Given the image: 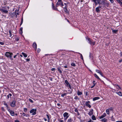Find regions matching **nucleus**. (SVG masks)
I'll return each instance as SVG.
<instances>
[{
  "mask_svg": "<svg viewBox=\"0 0 122 122\" xmlns=\"http://www.w3.org/2000/svg\"><path fill=\"white\" fill-rule=\"evenodd\" d=\"M22 28L21 27L20 28V29L19 33H20L21 34L22 33Z\"/></svg>",
  "mask_w": 122,
  "mask_h": 122,
  "instance_id": "23",
  "label": "nucleus"
},
{
  "mask_svg": "<svg viewBox=\"0 0 122 122\" xmlns=\"http://www.w3.org/2000/svg\"><path fill=\"white\" fill-rule=\"evenodd\" d=\"M119 4L122 7V2H121Z\"/></svg>",
  "mask_w": 122,
  "mask_h": 122,
  "instance_id": "58",
  "label": "nucleus"
},
{
  "mask_svg": "<svg viewBox=\"0 0 122 122\" xmlns=\"http://www.w3.org/2000/svg\"><path fill=\"white\" fill-rule=\"evenodd\" d=\"M4 104L6 106L7 110L9 108L8 106L7 105V104L5 102V101L4 102Z\"/></svg>",
  "mask_w": 122,
  "mask_h": 122,
  "instance_id": "16",
  "label": "nucleus"
},
{
  "mask_svg": "<svg viewBox=\"0 0 122 122\" xmlns=\"http://www.w3.org/2000/svg\"><path fill=\"white\" fill-rule=\"evenodd\" d=\"M112 30L113 33H116L118 31V30H113V29H112Z\"/></svg>",
  "mask_w": 122,
  "mask_h": 122,
  "instance_id": "19",
  "label": "nucleus"
},
{
  "mask_svg": "<svg viewBox=\"0 0 122 122\" xmlns=\"http://www.w3.org/2000/svg\"><path fill=\"white\" fill-rule=\"evenodd\" d=\"M88 114L90 116L92 115L93 114V113L91 111L90 112H89V113Z\"/></svg>",
  "mask_w": 122,
  "mask_h": 122,
  "instance_id": "35",
  "label": "nucleus"
},
{
  "mask_svg": "<svg viewBox=\"0 0 122 122\" xmlns=\"http://www.w3.org/2000/svg\"><path fill=\"white\" fill-rule=\"evenodd\" d=\"M77 95H80L82 94V93L81 92H80L79 90L77 91Z\"/></svg>",
  "mask_w": 122,
  "mask_h": 122,
  "instance_id": "22",
  "label": "nucleus"
},
{
  "mask_svg": "<svg viewBox=\"0 0 122 122\" xmlns=\"http://www.w3.org/2000/svg\"><path fill=\"white\" fill-rule=\"evenodd\" d=\"M90 103V101H88L86 102L85 104L86 106L88 107L89 108H90L91 107V106L90 104H89Z\"/></svg>",
  "mask_w": 122,
  "mask_h": 122,
  "instance_id": "10",
  "label": "nucleus"
},
{
  "mask_svg": "<svg viewBox=\"0 0 122 122\" xmlns=\"http://www.w3.org/2000/svg\"><path fill=\"white\" fill-rule=\"evenodd\" d=\"M73 121V120L71 118H70L67 121V122H71Z\"/></svg>",
  "mask_w": 122,
  "mask_h": 122,
  "instance_id": "30",
  "label": "nucleus"
},
{
  "mask_svg": "<svg viewBox=\"0 0 122 122\" xmlns=\"http://www.w3.org/2000/svg\"><path fill=\"white\" fill-rule=\"evenodd\" d=\"M66 94L67 93H65L61 95V97H63L65 96L66 95Z\"/></svg>",
  "mask_w": 122,
  "mask_h": 122,
  "instance_id": "44",
  "label": "nucleus"
},
{
  "mask_svg": "<svg viewBox=\"0 0 122 122\" xmlns=\"http://www.w3.org/2000/svg\"><path fill=\"white\" fill-rule=\"evenodd\" d=\"M74 99L76 100L78 99V100H79V98H78V97L77 96H76L74 98Z\"/></svg>",
  "mask_w": 122,
  "mask_h": 122,
  "instance_id": "45",
  "label": "nucleus"
},
{
  "mask_svg": "<svg viewBox=\"0 0 122 122\" xmlns=\"http://www.w3.org/2000/svg\"><path fill=\"white\" fill-rule=\"evenodd\" d=\"M9 35H10V36H9L10 37H11L12 36V34L11 33V31L10 30H9Z\"/></svg>",
  "mask_w": 122,
  "mask_h": 122,
  "instance_id": "39",
  "label": "nucleus"
},
{
  "mask_svg": "<svg viewBox=\"0 0 122 122\" xmlns=\"http://www.w3.org/2000/svg\"><path fill=\"white\" fill-rule=\"evenodd\" d=\"M40 50H41L40 49H38L37 50V51L38 52H39L40 51Z\"/></svg>",
  "mask_w": 122,
  "mask_h": 122,
  "instance_id": "55",
  "label": "nucleus"
},
{
  "mask_svg": "<svg viewBox=\"0 0 122 122\" xmlns=\"http://www.w3.org/2000/svg\"><path fill=\"white\" fill-rule=\"evenodd\" d=\"M95 0L96 1V2L97 1V2L98 3V4L99 5L100 4L102 3L101 2V1L100 0Z\"/></svg>",
  "mask_w": 122,
  "mask_h": 122,
  "instance_id": "25",
  "label": "nucleus"
},
{
  "mask_svg": "<svg viewBox=\"0 0 122 122\" xmlns=\"http://www.w3.org/2000/svg\"><path fill=\"white\" fill-rule=\"evenodd\" d=\"M68 117H69V116L66 117H65L66 118H65L64 120H66L67 119V118Z\"/></svg>",
  "mask_w": 122,
  "mask_h": 122,
  "instance_id": "57",
  "label": "nucleus"
},
{
  "mask_svg": "<svg viewBox=\"0 0 122 122\" xmlns=\"http://www.w3.org/2000/svg\"><path fill=\"white\" fill-rule=\"evenodd\" d=\"M96 72L99 73H100L101 72L100 71L97 69L96 70Z\"/></svg>",
  "mask_w": 122,
  "mask_h": 122,
  "instance_id": "38",
  "label": "nucleus"
},
{
  "mask_svg": "<svg viewBox=\"0 0 122 122\" xmlns=\"http://www.w3.org/2000/svg\"><path fill=\"white\" fill-rule=\"evenodd\" d=\"M101 121L104 122H107V120L105 118L102 119Z\"/></svg>",
  "mask_w": 122,
  "mask_h": 122,
  "instance_id": "24",
  "label": "nucleus"
},
{
  "mask_svg": "<svg viewBox=\"0 0 122 122\" xmlns=\"http://www.w3.org/2000/svg\"><path fill=\"white\" fill-rule=\"evenodd\" d=\"M109 0L112 3H113L114 2L113 0Z\"/></svg>",
  "mask_w": 122,
  "mask_h": 122,
  "instance_id": "61",
  "label": "nucleus"
},
{
  "mask_svg": "<svg viewBox=\"0 0 122 122\" xmlns=\"http://www.w3.org/2000/svg\"><path fill=\"white\" fill-rule=\"evenodd\" d=\"M15 122H20L18 120H16L15 121Z\"/></svg>",
  "mask_w": 122,
  "mask_h": 122,
  "instance_id": "64",
  "label": "nucleus"
},
{
  "mask_svg": "<svg viewBox=\"0 0 122 122\" xmlns=\"http://www.w3.org/2000/svg\"><path fill=\"white\" fill-rule=\"evenodd\" d=\"M86 40H87L89 41V43L91 45L92 43V41L91 39L90 38H89L88 37H86Z\"/></svg>",
  "mask_w": 122,
  "mask_h": 122,
  "instance_id": "7",
  "label": "nucleus"
},
{
  "mask_svg": "<svg viewBox=\"0 0 122 122\" xmlns=\"http://www.w3.org/2000/svg\"><path fill=\"white\" fill-rule=\"evenodd\" d=\"M16 102L15 101H13V102L11 103H10V106L12 107H15V103Z\"/></svg>",
  "mask_w": 122,
  "mask_h": 122,
  "instance_id": "4",
  "label": "nucleus"
},
{
  "mask_svg": "<svg viewBox=\"0 0 122 122\" xmlns=\"http://www.w3.org/2000/svg\"><path fill=\"white\" fill-rule=\"evenodd\" d=\"M102 3L103 5V6L105 7H108V6L109 4L108 3L105 2L104 1H102L101 2Z\"/></svg>",
  "mask_w": 122,
  "mask_h": 122,
  "instance_id": "5",
  "label": "nucleus"
},
{
  "mask_svg": "<svg viewBox=\"0 0 122 122\" xmlns=\"http://www.w3.org/2000/svg\"><path fill=\"white\" fill-rule=\"evenodd\" d=\"M117 94L119 96H122V93L121 92H116Z\"/></svg>",
  "mask_w": 122,
  "mask_h": 122,
  "instance_id": "20",
  "label": "nucleus"
},
{
  "mask_svg": "<svg viewBox=\"0 0 122 122\" xmlns=\"http://www.w3.org/2000/svg\"><path fill=\"white\" fill-rule=\"evenodd\" d=\"M22 116L23 117L26 116V117H28L29 116V115L28 114H26L25 113H23V114H22Z\"/></svg>",
  "mask_w": 122,
  "mask_h": 122,
  "instance_id": "17",
  "label": "nucleus"
},
{
  "mask_svg": "<svg viewBox=\"0 0 122 122\" xmlns=\"http://www.w3.org/2000/svg\"><path fill=\"white\" fill-rule=\"evenodd\" d=\"M5 56L8 57H10V59H12L13 53L11 52H7L5 53Z\"/></svg>",
  "mask_w": 122,
  "mask_h": 122,
  "instance_id": "1",
  "label": "nucleus"
},
{
  "mask_svg": "<svg viewBox=\"0 0 122 122\" xmlns=\"http://www.w3.org/2000/svg\"><path fill=\"white\" fill-rule=\"evenodd\" d=\"M65 83L66 84V85L68 86L70 84L67 81V80H66L65 81Z\"/></svg>",
  "mask_w": 122,
  "mask_h": 122,
  "instance_id": "21",
  "label": "nucleus"
},
{
  "mask_svg": "<svg viewBox=\"0 0 122 122\" xmlns=\"http://www.w3.org/2000/svg\"><path fill=\"white\" fill-rule=\"evenodd\" d=\"M100 99V97H95L93 99V101H95L97 100H98Z\"/></svg>",
  "mask_w": 122,
  "mask_h": 122,
  "instance_id": "18",
  "label": "nucleus"
},
{
  "mask_svg": "<svg viewBox=\"0 0 122 122\" xmlns=\"http://www.w3.org/2000/svg\"><path fill=\"white\" fill-rule=\"evenodd\" d=\"M4 42H0V45H4Z\"/></svg>",
  "mask_w": 122,
  "mask_h": 122,
  "instance_id": "49",
  "label": "nucleus"
},
{
  "mask_svg": "<svg viewBox=\"0 0 122 122\" xmlns=\"http://www.w3.org/2000/svg\"><path fill=\"white\" fill-rule=\"evenodd\" d=\"M26 60L27 61H30V59L29 58L27 59H26Z\"/></svg>",
  "mask_w": 122,
  "mask_h": 122,
  "instance_id": "62",
  "label": "nucleus"
},
{
  "mask_svg": "<svg viewBox=\"0 0 122 122\" xmlns=\"http://www.w3.org/2000/svg\"><path fill=\"white\" fill-rule=\"evenodd\" d=\"M93 122V121H92L91 119H90L89 120V121H87V122Z\"/></svg>",
  "mask_w": 122,
  "mask_h": 122,
  "instance_id": "54",
  "label": "nucleus"
},
{
  "mask_svg": "<svg viewBox=\"0 0 122 122\" xmlns=\"http://www.w3.org/2000/svg\"><path fill=\"white\" fill-rule=\"evenodd\" d=\"M55 70V69L54 68H53L51 69V70L52 71H54Z\"/></svg>",
  "mask_w": 122,
  "mask_h": 122,
  "instance_id": "56",
  "label": "nucleus"
},
{
  "mask_svg": "<svg viewBox=\"0 0 122 122\" xmlns=\"http://www.w3.org/2000/svg\"><path fill=\"white\" fill-rule=\"evenodd\" d=\"M29 101L31 102L32 103H33V100L30 99H29Z\"/></svg>",
  "mask_w": 122,
  "mask_h": 122,
  "instance_id": "46",
  "label": "nucleus"
},
{
  "mask_svg": "<svg viewBox=\"0 0 122 122\" xmlns=\"http://www.w3.org/2000/svg\"><path fill=\"white\" fill-rule=\"evenodd\" d=\"M95 42H92V45H95Z\"/></svg>",
  "mask_w": 122,
  "mask_h": 122,
  "instance_id": "63",
  "label": "nucleus"
},
{
  "mask_svg": "<svg viewBox=\"0 0 122 122\" xmlns=\"http://www.w3.org/2000/svg\"><path fill=\"white\" fill-rule=\"evenodd\" d=\"M23 22V18H22L21 19V23H20V26H21V25L22 24Z\"/></svg>",
  "mask_w": 122,
  "mask_h": 122,
  "instance_id": "48",
  "label": "nucleus"
},
{
  "mask_svg": "<svg viewBox=\"0 0 122 122\" xmlns=\"http://www.w3.org/2000/svg\"><path fill=\"white\" fill-rule=\"evenodd\" d=\"M57 106L59 107L58 108H60L61 107V105L59 103H57Z\"/></svg>",
  "mask_w": 122,
  "mask_h": 122,
  "instance_id": "36",
  "label": "nucleus"
},
{
  "mask_svg": "<svg viewBox=\"0 0 122 122\" xmlns=\"http://www.w3.org/2000/svg\"><path fill=\"white\" fill-rule=\"evenodd\" d=\"M95 85H96V84H94V85L93 86H91V88H93L94 86H95Z\"/></svg>",
  "mask_w": 122,
  "mask_h": 122,
  "instance_id": "51",
  "label": "nucleus"
},
{
  "mask_svg": "<svg viewBox=\"0 0 122 122\" xmlns=\"http://www.w3.org/2000/svg\"><path fill=\"white\" fill-rule=\"evenodd\" d=\"M92 0L95 3V5H97L98 4L97 2L95 0Z\"/></svg>",
  "mask_w": 122,
  "mask_h": 122,
  "instance_id": "33",
  "label": "nucleus"
},
{
  "mask_svg": "<svg viewBox=\"0 0 122 122\" xmlns=\"http://www.w3.org/2000/svg\"><path fill=\"white\" fill-rule=\"evenodd\" d=\"M68 113L66 112H65L63 114V115L64 117H66L69 116Z\"/></svg>",
  "mask_w": 122,
  "mask_h": 122,
  "instance_id": "15",
  "label": "nucleus"
},
{
  "mask_svg": "<svg viewBox=\"0 0 122 122\" xmlns=\"http://www.w3.org/2000/svg\"><path fill=\"white\" fill-rule=\"evenodd\" d=\"M106 113H103V115L101 116L99 118L100 119H101L102 118H103L104 117H105L106 116Z\"/></svg>",
  "mask_w": 122,
  "mask_h": 122,
  "instance_id": "13",
  "label": "nucleus"
},
{
  "mask_svg": "<svg viewBox=\"0 0 122 122\" xmlns=\"http://www.w3.org/2000/svg\"><path fill=\"white\" fill-rule=\"evenodd\" d=\"M67 5H66L65 6V7L63 8V9L64 11L67 13H69V11L67 9Z\"/></svg>",
  "mask_w": 122,
  "mask_h": 122,
  "instance_id": "9",
  "label": "nucleus"
},
{
  "mask_svg": "<svg viewBox=\"0 0 122 122\" xmlns=\"http://www.w3.org/2000/svg\"><path fill=\"white\" fill-rule=\"evenodd\" d=\"M12 96V95L11 94H10V93L7 96L8 99H9V97H10Z\"/></svg>",
  "mask_w": 122,
  "mask_h": 122,
  "instance_id": "34",
  "label": "nucleus"
},
{
  "mask_svg": "<svg viewBox=\"0 0 122 122\" xmlns=\"http://www.w3.org/2000/svg\"><path fill=\"white\" fill-rule=\"evenodd\" d=\"M1 109L2 111H5V110L4 108L3 107H1Z\"/></svg>",
  "mask_w": 122,
  "mask_h": 122,
  "instance_id": "50",
  "label": "nucleus"
},
{
  "mask_svg": "<svg viewBox=\"0 0 122 122\" xmlns=\"http://www.w3.org/2000/svg\"><path fill=\"white\" fill-rule=\"evenodd\" d=\"M59 121L60 122H64L63 120H60Z\"/></svg>",
  "mask_w": 122,
  "mask_h": 122,
  "instance_id": "53",
  "label": "nucleus"
},
{
  "mask_svg": "<svg viewBox=\"0 0 122 122\" xmlns=\"http://www.w3.org/2000/svg\"><path fill=\"white\" fill-rule=\"evenodd\" d=\"M114 85L115 87H117H117H118V88H120V89H121V88L118 85H116V84Z\"/></svg>",
  "mask_w": 122,
  "mask_h": 122,
  "instance_id": "32",
  "label": "nucleus"
},
{
  "mask_svg": "<svg viewBox=\"0 0 122 122\" xmlns=\"http://www.w3.org/2000/svg\"><path fill=\"white\" fill-rule=\"evenodd\" d=\"M75 112H78V110H77V109H75Z\"/></svg>",
  "mask_w": 122,
  "mask_h": 122,
  "instance_id": "52",
  "label": "nucleus"
},
{
  "mask_svg": "<svg viewBox=\"0 0 122 122\" xmlns=\"http://www.w3.org/2000/svg\"><path fill=\"white\" fill-rule=\"evenodd\" d=\"M22 55H23L24 57L26 58L27 57V55L26 53H25L24 52H22Z\"/></svg>",
  "mask_w": 122,
  "mask_h": 122,
  "instance_id": "26",
  "label": "nucleus"
},
{
  "mask_svg": "<svg viewBox=\"0 0 122 122\" xmlns=\"http://www.w3.org/2000/svg\"><path fill=\"white\" fill-rule=\"evenodd\" d=\"M52 7L53 9L54 10H57V8H56L57 7H55V6H54V4L53 3H52Z\"/></svg>",
  "mask_w": 122,
  "mask_h": 122,
  "instance_id": "12",
  "label": "nucleus"
},
{
  "mask_svg": "<svg viewBox=\"0 0 122 122\" xmlns=\"http://www.w3.org/2000/svg\"><path fill=\"white\" fill-rule=\"evenodd\" d=\"M58 70V71H59V72L60 73H62V71L61 69L60 68L58 67L57 68Z\"/></svg>",
  "mask_w": 122,
  "mask_h": 122,
  "instance_id": "29",
  "label": "nucleus"
},
{
  "mask_svg": "<svg viewBox=\"0 0 122 122\" xmlns=\"http://www.w3.org/2000/svg\"><path fill=\"white\" fill-rule=\"evenodd\" d=\"M0 10L3 12H4L6 13H8V11L6 10H5L3 9H0Z\"/></svg>",
  "mask_w": 122,
  "mask_h": 122,
  "instance_id": "11",
  "label": "nucleus"
},
{
  "mask_svg": "<svg viewBox=\"0 0 122 122\" xmlns=\"http://www.w3.org/2000/svg\"><path fill=\"white\" fill-rule=\"evenodd\" d=\"M94 76H95V77L97 79L100 80V79L96 74H94Z\"/></svg>",
  "mask_w": 122,
  "mask_h": 122,
  "instance_id": "27",
  "label": "nucleus"
},
{
  "mask_svg": "<svg viewBox=\"0 0 122 122\" xmlns=\"http://www.w3.org/2000/svg\"><path fill=\"white\" fill-rule=\"evenodd\" d=\"M101 6H99L97 7L96 8V12L97 13L99 12L101 10V9H100V8H101Z\"/></svg>",
  "mask_w": 122,
  "mask_h": 122,
  "instance_id": "6",
  "label": "nucleus"
},
{
  "mask_svg": "<svg viewBox=\"0 0 122 122\" xmlns=\"http://www.w3.org/2000/svg\"><path fill=\"white\" fill-rule=\"evenodd\" d=\"M46 116H47V118L48 119V122H49V121H50V119L49 118V115H47Z\"/></svg>",
  "mask_w": 122,
  "mask_h": 122,
  "instance_id": "42",
  "label": "nucleus"
},
{
  "mask_svg": "<svg viewBox=\"0 0 122 122\" xmlns=\"http://www.w3.org/2000/svg\"><path fill=\"white\" fill-rule=\"evenodd\" d=\"M8 110L10 112L12 116H14V115L15 113L14 111L10 110L9 108Z\"/></svg>",
  "mask_w": 122,
  "mask_h": 122,
  "instance_id": "8",
  "label": "nucleus"
},
{
  "mask_svg": "<svg viewBox=\"0 0 122 122\" xmlns=\"http://www.w3.org/2000/svg\"><path fill=\"white\" fill-rule=\"evenodd\" d=\"M78 54L80 55L81 56L80 57L81 58L82 60H83V58L82 55L79 53H78Z\"/></svg>",
  "mask_w": 122,
  "mask_h": 122,
  "instance_id": "31",
  "label": "nucleus"
},
{
  "mask_svg": "<svg viewBox=\"0 0 122 122\" xmlns=\"http://www.w3.org/2000/svg\"><path fill=\"white\" fill-rule=\"evenodd\" d=\"M59 5H61L62 6H64L63 2L62 1V0L58 1L56 4V7H57Z\"/></svg>",
  "mask_w": 122,
  "mask_h": 122,
  "instance_id": "2",
  "label": "nucleus"
},
{
  "mask_svg": "<svg viewBox=\"0 0 122 122\" xmlns=\"http://www.w3.org/2000/svg\"><path fill=\"white\" fill-rule=\"evenodd\" d=\"M19 14L18 13L17 11L16 12H15V15L16 16V17H17V15H19Z\"/></svg>",
  "mask_w": 122,
  "mask_h": 122,
  "instance_id": "41",
  "label": "nucleus"
},
{
  "mask_svg": "<svg viewBox=\"0 0 122 122\" xmlns=\"http://www.w3.org/2000/svg\"><path fill=\"white\" fill-rule=\"evenodd\" d=\"M27 108H24V111L25 112H27Z\"/></svg>",
  "mask_w": 122,
  "mask_h": 122,
  "instance_id": "37",
  "label": "nucleus"
},
{
  "mask_svg": "<svg viewBox=\"0 0 122 122\" xmlns=\"http://www.w3.org/2000/svg\"><path fill=\"white\" fill-rule=\"evenodd\" d=\"M71 65L73 66H76L75 64L74 63H71Z\"/></svg>",
  "mask_w": 122,
  "mask_h": 122,
  "instance_id": "43",
  "label": "nucleus"
},
{
  "mask_svg": "<svg viewBox=\"0 0 122 122\" xmlns=\"http://www.w3.org/2000/svg\"><path fill=\"white\" fill-rule=\"evenodd\" d=\"M33 46L34 49L36 50L37 49V45L36 43H34L33 44Z\"/></svg>",
  "mask_w": 122,
  "mask_h": 122,
  "instance_id": "14",
  "label": "nucleus"
},
{
  "mask_svg": "<svg viewBox=\"0 0 122 122\" xmlns=\"http://www.w3.org/2000/svg\"><path fill=\"white\" fill-rule=\"evenodd\" d=\"M89 94V92L88 91H86V96H87Z\"/></svg>",
  "mask_w": 122,
  "mask_h": 122,
  "instance_id": "47",
  "label": "nucleus"
},
{
  "mask_svg": "<svg viewBox=\"0 0 122 122\" xmlns=\"http://www.w3.org/2000/svg\"><path fill=\"white\" fill-rule=\"evenodd\" d=\"M109 109H107L106 110V112L107 114H109Z\"/></svg>",
  "mask_w": 122,
  "mask_h": 122,
  "instance_id": "40",
  "label": "nucleus"
},
{
  "mask_svg": "<svg viewBox=\"0 0 122 122\" xmlns=\"http://www.w3.org/2000/svg\"><path fill=\"white\" fill-rule=\"evenodd\" d=\"M117 2L119 4L121 2L120 0H118V1H117Z\"/></svg>",
  "mask_w": 122,
  "mask_h": 122,
  "instance_id": "59",
  "label": "nucleus"
},
{
  "mask_svg": "<svg viewBox=\"0 0 122 122\" xmlns=\"http://www.w3.org/2000/svg\"><path fill=\"white\" fill-rule=\"evenodd\" d=\"M36 109H33L30 111V113H32V115H34L36 114Z\"/></svg>",
  "mask_w": 122,
  "mask_h": 122,
  "instance_id": "3",
  "label": "nucleus"
},
{
  "mask_svg": "<svg viewBox=\"0 0 122 122\" xmlns=\"http://www.w3.org/2000/svg\"><path fill=\"white\" fill-rule=\"evenodd\" d=\"M49 79L51 81H52L53 78L52 77H50Z\"/></svg>",
  "mask_w": 122,
  "mask_h": 122,
  "instance_id": "60",
  "label": "nucleus"
},
{
  "mask_svg": "<svg viewBox=\"0 0 122 122\" xmlns=\"http://www.w3.org/2000/svg\"><path fill=\"white\" fill-rule=\"evenodd\" d=\"M92 118L93 120H95L96 119L95 116L94 115H93L92 117Z\"/></svg>",
  "mask_w": 122,
  "mask_h": 122,
  "instance_id": "28",
  "label": "nucleus"
}]
</instances>
